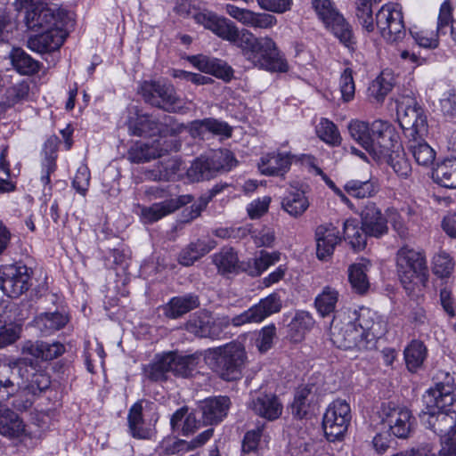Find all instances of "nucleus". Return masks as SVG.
I'll list each match as a JSON object with an SVG mask.
<instances>
[{"mask_svg": "<svg viewBox=\"0 0 456 456\" xmlns=\"http://www.w3.org/2000/svg\"><path fill=\"white\" fill-rule=\"evenodd\" d=\"M344 189L350 196L356 199L372 197L378 191L377 185L371 180H350L345 184Z\"/></svg>", "mask_w": 456, "mask_h": 456, "instance_id": "864d4df0", "label": "nucleus"}, {"mask_svg": "<svg viewBox=\"0 0 456 456\" xmlns=\"http://www.w3.org/2000/svg\"><path fill=\"white\" fill-rule=\"evenodd\" d=\"M291 156L283 153H270L261 159L259 169L265 175H282L289 169Z\"/></svg>", "mask_w": 456, "mask_h": 456, "instance_id": "f704fd0d", "label": "nucleus"}, {"mask_svg": "<svg viewBox=\"0 0 456 456\" xmlns=\"http://www.w3.org/2000/svg\"><path fill=\"white\" fill-rule=\"evenodd\" d=\"M11 59L15 69L22 75L35 74L40 69V63L20 48L12 51Z\"/></svg>", "mask_w": 456, "mask_h": 456, "instance_id": "49530a36", "label": "nucleus"}, {"mask_svg": "<svg viewBox=\"0 0 456 456\" xmlns=\"http://www.w3.org/2000/svg\"><path fill=\"white\" fill-rule=\"evenodd\" d=\"M213 262L221 274L237 273L243 270L245 263L239 265L237 253L232 248H223L213 256Z\"/></svg>", "mask_w": 456, "mask_h": 456, "instance_id": "a19ab883", "label": "nucleus"}, {"mask_svg": "<svg viewBox=\"0 0 456 456\" xmlns=\"http://www.w3.org/2000/svg\"><path fill=\"white\" fill-rule=\"evenodd\" d=\"M456 401V386L453 377L445 375L422 395L424 408L419 414L420 422L440 436L441 440L456 423V411L450 407Z\"/></svg>", "mask_w": 456, "mask_h": 456, "instance_id": "f257e3e1", "label": "nucleus"}, {"mask_svg": "<svg viewBox=\"0 0 456 456\" xmlns=\"http://www.w3.org/2000/svg\"><path fill=\"white\" fill-rule=\"evenodd\" d=\"M339 88L342 100L345 102L352 101L354 97L355 86L353 77V70L350 68L344 69L339 79Z\"/></svg>", "mask_w": 456, "mask_h": 456, "instance_id": "052dcab7", "label": "nucleus"}, {"mask_svg": "<svg viewBox=\"0 0 456 456\" xmlns=\"http://www.w3.org/2000/svg\"><path fill=\"white\" fill-rule=\"evenodd\" d=\"M193 18L198 24L211 30L220 38L234 44L240 49L242 37L250 32L248 29L240 30L230 20L219 17L211 12H196Z\"/></svg>", "mask_w": 456, "mask_h": 456, "instance_id": "4468645a", "label": "nucleus"}, {"mask_svg": "<svg viewBox=\"0 0 456 456\" xmlns=\"http://www.w3.org/2000/svg\"><path fill=\"white\" fill-rule=\"evenodd\" d=\"M392 144L393 146L387 150L384 158L374 160L379 163H387L400 178L405 179L411 174V163L399 142V136L392 142Z\"/></svg>", "mask_w": 456, "mask_h": 456, "instance_id": "bb28decb", "label": "nucleus"}, {"mask_svg": "<svg viewBox=\"0 0 456 456\" xmlns=\"http://www.w3.org/2000/svg\"><path fill=\"white\" fill-rule=\"evenodd\" d=\"M382 420L394 436L398 438L409 436L412 428V416L404 407L396 406L393 403H383L381 407Z\"/></svg>", "mask_w": 456, "mask_h": 456, "instance_id": "a211bd4d", "label": "nucleus"}, {"mask_svg": "<svg viewBox=\"0 0 456 456\" xmlns=\"http://www.w3.org/2000/svg\"><path fill=\"white\" fill-rule=\"evenodd\" d=\"M279 260L277 253H268L261 250L258 256L249 259L243 267V271L247 272L250 276L256 277L265 272L270 265Z\"/></svg>", "mask_w": 456, "mask_h": 456, "instance_id": "09e8293b", "label": "nucleus"}, {"mask_svg": "<svg viewBox=\"0 0 456 456\" xmlns=\"http://www.w3.org/2000/svg\"><path fill=\"white\" fill-rule=\"evenodd\" d=\"M354 317L351 319L356 327L363 331L362 336L368 341L370 348L376 345L377 338L384 334V324L379 319L377 313L367 307H361L358 311L353 313Z\"/></svg>", "mask_w": 456, "mask_h": 456, "instance_id": "aec40b11", "label": "nucleus"}, {"mask_svg": "<svg viewBox=\"0 0 456 456\" xmlns=\"http://www.w3.org/2000/svg\"><path fill=\"white\" fill-rule=\"evenodd\" d=\"M276 336V328L274 325H269L264 327L258 338H256V345L258 350L261 353L267 352L272 346L273 343V339Z\"/></svg>", "mask_w": 456, "mask_h": 456, "instance_id": "69168bd1", "label": "nucleus"}, {"mask_svg": "<svg viewBox=\"0 0 456 456\" xmlns=\"http://www.w3.org/2000/svg\"><path fill=\"white\" fill-rule=\"evenodd\" d=\"M433 179L445 188H456V158L447 159L433 171Z\"/></svg>", "mask_w": 456, "mask_h": 456, "instance_id": "79ce46f5", "label": "nucleus"}, {"mask_svg": "<svg viewBox=\"0 0 456 456\" xmlns=\"http://www.w3.org/2000/svg\"><path fill=\"white\" fill-rule=\"evenodd\" d=\"M140 93L145 102L167 112H179L184 103L176 94L173 86L156 81H144Z\"/></svg>", "mask_w": 456, "mask_h": 456, "instance_id": "9b49d317", "label": "nucleus"}, {"mask_svg": "<svg viewBox=\"0 0 456 456\" xmlns=\"http://www.w3.org/2000/svg\"><path fill=\"white\" fill-rule=\"evenodd\" d=\"M20 325H1L0 327V349L15 343L21 333Z\"/></svg>", "mask_w": 456, "mask_h": 456, "instance_id": "0e129e2a", "label": "nucleus"}, {"mask_svg": "<svg viewBox=\"0 0 456 456\" xmlns=\"http://www.w3.org/2000/svg\"><path fill=\"white\" fill-rule=\"evenodd\" d=\"M29 86L26 82L18 83L6 89L4 97L14 107L16 104L22 102L28 96Z\"/></svg>", "mask_w": 456, "mask_h": 456, "instance_id": "680f3d73", "label": "nucleus"}, {"mask_svg": "<svg viewBox=\"0 0 456 456\" xmlns=\"http://www.w3.org/2000/svg\"><path fill=\"white\" fill-rule=\"evenodd\" d=\"M453 269L452 258L446 253L440 254L435 257L434 273L440 277H447Z\"/></svg>", "mask_w": 456, "mask_h": 456, "instance_id": "338daca9", "label": "nucleus"}, {"mask_svg": "<svg viewBox=\"0 0 456 456\" xmlns=\"http://www.w3.org/2000/svg\"><path fill=\"white\" fill-rule=\"evenodd\" d=\"M351 419V409L346 401L342 399L333 401L326 409L322 419V428L326 438L330 442L342 440Z\"/></svg>", "mask_w": 456, "mask_h": 456, "instance_id": "f8f14e48", "label": "nucleus"}, {"mask_svg": "<svg viewBox=\"0 0 456 456\" xmlns=\"http://www.w3.org/2000/svg\"><path fill=\"white\" fill-rule=\"evenodd\" d=\"M313 4L318 16L326 25L340 15L330 0H314Z\"/></svg>", "mask_w": 456, "mask_h": 456, "instance_id": "e2e57ef3", "label": "nucleus"}, {"mask_svg": "<svg viewBox=\"0 0 456 456\" xmlns=\"http://www.w3.org/2000/svg\"><path fill=\"white\" fill-rule=\"evenodd\" d=\"M316 254L319 259L325 260L330 256L335 247L341 241L339 231L333 225H320L315 231Z\"/></svg>", "mask_w": 456, "mask_h": 456, "instance_id": "c756f323", "label": "nucleus"}, {"mask_svg": "<svg viewBox=\"0 0 456 456\" xmlns=\"http://www.w3.org/2000/svg\"><path fill=\"white\" fill-rule=\"evenodd\" d=\"M15 4L17 9H27L25 23L29 30L39 32L68 24L69 18L63 10L47 7L43 1L38 4L26 3L20 6L16 0Z\"/></svg>", "mask_w": 456, "mask_h": 456, "instance_id": "1a4fd4ad", "label": "nucleus"}, {"mask_svg": "<svg viewBox=\"0 0 456 456\" xmlns=\"http://www.w3.org/2000/svg\"><path fill=\"white\" fill-rule=\"evenodd\" d=\"M127 127L131 135L138 137L172 136L179 134L183 129V126L171 116L163 115L158 118L150 114L138 112L134 117L129 118Z\"/></svg>", "mask_w": 456, "mask_h": 456, "instance_id": "6e6552de", "label": "nucleus"}, {"mask_svg": "<svg viewBox=\"0 0 456 456\" xmlns=\"http://www.w3.org/2000/svg\"><path fill=\"white\" fill-rule=\"evenodd\" d=\"M68 321V317L61 313H45L35 319V325L42 333L48 335L62 329Z\"/></svg>", "mask_w": 456, "mask_h": 456, "instance_id": "37998d69", "label": "nucleus"}, {"mask_svg": "<svg viewBox=\"0 0 456 456\" xmlns=\"http://www.w3.org/2000/svg\"><path fill=\"white\" fill-rule=\"evenodd\" d=\"M128 428L133 437L138 439H150L152 435L151 428L146 425L142 416V405L141 402L135 403L129 410Z\"/></svg>", "mask_w": 456, "mask_h": 456, "instance_id": "e433bc0d", "label": "nucleus"}, {"mask_svg": "<svg viewBox=\"0 0 456 456\" xmlns=\"http://www.w3.org/2000/svg\"><path fill=\"white\" fill-rule=\"evenodd\" d=\"M190 133L193 137L200 138H204L206 133L231 137L232 128L225 122L208 118L192 121L190 125Z\"/></svg>", "mask_w": 456, "mask_h": 456, "instance_id": "2f4dec72", "label": "nucleus"}, {"mask_svg": "<svg viewBox=\"0 0 456 456\" xmlns=\"http://www.w3.org/2000/svg\"><path fill=\"white\" fill-rule=\"evenodd\" d=\"M198 364V358L194 355H181L168 352L155 356L154 360L145 365L143 373L151 381H164L168 373L183 378L189 377Z\"/></svg>", "mask_w": 456, "mask_h": 456, "instance_id": "423d86ee", "label": "nucleus"}, {"mask_svg": "<svg viewBox=\"0 0 456 456\" xmlns=\"http://www.w3.org/2000/svg\"><path fill=\"white\" fill-rule=\"evenodd\" d=\"M27 358H19L0 366V399L7 398L20 388L37 395L50 387L51 379L43 370H36Z\"/></svg>", "mask_w": 456, "mask_h": 456, "instance_id": "f03ea898", "label": "nucleus"}, {"mask_svg": "<svg viewBox=\"0 0 456 456\" xmlns=\"http://www.w3.org/2000/svg\"><path fill=\"white\" fill-rule=\"evenodd\" d=\"M197 295L189 293L172 297L163 307L164 315L169 319H177L200 306Z\"/></svg>", "mask_w": 456, "mask_h": 456, "instance_id": "7c9ffc66", "label": "nucleus"}, {"mask_svg": "<svg viewBox=\"0 0 456 456\" xmlns=\"http://www.w3.org/2000/svg\"><path fill=\"white\" fill-rule=\"evenodd\" d=\"M35 395H31L28 389L20 388L10 395L7 398L0 399V403L12 399L11 402L12 407L19 411H25L28 410L32 404ZM20 429V422L16 419L12 422V426L7 423V419L0 417V434L4 436H13Z\"/></svg>", "mask_w": 456, "mask_h": 456, "instance_id": "5701e85b", "label": "nucleus"}, {"mask_svg": "<svg viewBox=\"0 0 456 456\" xmlns=\"http://www.w3.org/2000/svg\"><path fill=\"white\" fill-rule=\"evenodd\" d=\"M231 406L228 396H215L205 399L200 405L202 419L205 424H217L226 417Z\"/></svg>", "mask_w": 456, "mask_h": 456, "instance_id": "cd10ccee", "label": "nucleus"}, {"mask_svg": "<svg viewBox=\"0 0 456 456\" xmlns=\"http://www.w3.org/2000/svg\"><path fill=\"white\" fill-rule=\"evenodd\" d=\"M277 19L274 15L265 12H255L248 10L244 25L255 28L267 29L275 26Z\"/></svg>", "mask_w": 456, "mask_h": 456, "instance_id": "13d9d810", "label": "nucleus"}, {"mask_svg": "<svg viewBox=\"0 0 456 456\" xmlns=\"http://www.w3.org/2000/svg\"><path fill=\"white\" fill-rule=\"evenodd\" d=\"M363 331L356 327L352 320L338 323L334 316L330 328V340L333 345L344 350L357 349L359 351L371 349L362 336Z\"/></svg>", "mask_w": 456, "mask_h": 456, "instance_id": "2eb2a0df", "label": "nucleus"}, {"mask_svg": "<svg viewBox=\"0 0 456 456\" xmlns=\"http://www.w3.org/2000/svg\"><path fill=\"white\" fill-rule=\"evenodd\" d=\"M427 356V348L421 341L413 340L404 349V359L410 371H416Z\"/></svg>", "mask_w": 456, "mask_h": 456, "instance_id": "8fccbe9b", "label": "nucleus"}, {"mask_svg": "<svg viewBox=\"0 0 456 456\" xmlns=\"http://www.w3.org/2000/svg\"><path fill=\"white\" fill-rule=\"evenodd\" d=\"M396 266L399 279L405 289L411 285H425L428 277L426 256L409 246H403L396 253Z\"/></svg>", "mask_w": 456, "mask_h": 456, "instance_id": "0eeeda50", "label": "nucleus"}, {"mask_svg": "<svg viewBox=\"0 0 456 456\" xmlns=\"http://www.w3.org/2000/svg\"><path fill=\"white\" fill-rule=\"evenodd\" d=\"M375 27L379 28L383 38L389 43L403 39L406 30L399 5L396 4L383 5L376 13Z\"/></svg>", "mask_w": 456, "mask_h": 456, "instance_id": "ddd939ff", "label": "nucleus"}, {"mask_svg": "<svg viewBox=\"0 0 456 456\" xmlns=\"http://www.w3.org/2000/svg\"><path fill=\"white\" fill-rule=\"evenodd\" d=\"M31 271L25 265H7L0 268V289L10 297L26 292L31 283Z\"/></svg>", "mask_w": 456, "mask_h": 456, "instance_id": "dca6fc26", "label": "nucleus"}, {"mask_svg": "<svg viewBox=\"0 0 456 456\" xmlns=\"http://www.w3.org/2000/svg\"><path fill=\"white\" fill-rule=\"evenodd\" d=\"M351 137L356 141L372 158L380 159L398 137L395 127L388 122L375 120L370 126L367 122L352 120L348 125Z\"/></svg>", "mask_w": 456, "mask_h": 456, "instance_id": "7ed1b4c3", "label": "nucleus"}, {"mask_svg": "<svg viewBox=\"0 0 456 456\" xmlns=\"http://www.w3.org/2000/svg\"><path fill=\"white\" fill-rule=\"evenodd\" d=\"M318 136L325 142L331 145H338L341 136L337 126L327 118H322L316 126Z\"/></svg>", "mask_w": 456, "mask_h": 456, "instance_id": "4d7b16f0", "label": "nucleus"}, {"mask_svg": "<svg viewBox=\"0 0 456 456\" xmlns=\"http://www.w3.org/2000/svg\"><path fill=\"white\" fill-rule=\"evenodd\" d=\"M90 172L86 167H80L73 179L72 185L74 189L85 196L89 186Z\"/></svg>", "mask_w": 456, "mask_h": 456, "instance_id": "774afa93", "label": "nucleus"}, {"mask_svg": "<svg viewBox=\"0 0 456 456\" xmlns=\"http://www.w3.org/2000/svg\"><path fill=\"white\" fill-rule=\"evenodd\" d=\"M343 232L345 240L349 241L354 250L360 251L365 248L369 234L363 231L362 224L358 226L356 220H346L343 225Z\"/></svg>", "mask_w": 456, "mask_h": 456, "instance_id": "c03bdc74", "label": "nucleus"}, {"mask_svg": "<svg viewBox=\"0 0 456 456\" xmlns=\"http://www.w3.org/2000/svg\"><path fill=\"white\" fill-rule=\"evenodd\" d=\"M380 0H357L356 16L364 29L368 32L374 30V20L372 17V3H378Z\"/></svg>", "mask_w": 456, "mask_h": 456, "instance_id": "6e6d98bb", "label": "nucleus"}, {"mask_svg": "<svg viewBox=\"0 0 456 456\" xmlns=\"http://www.w3.org/2000/svg\"><path fill=\"white\" fill-rule=\"evenodd\" d=\"M67 26H58L30 37L28 39V47L38 53H49L58 50L68 36Z\"/></svg>", "mask_w": 456, "mask_h": 456, "instance_id": "412c9836", "label": "nucleus"}, {"mask_svg": "<svg viewBox=\"0 0 456 456\" xmlns=\"http://www.w3.org/2000/svg\"><path fill=\"white\" fill-rule=\"evenodd\" d=\"M281 299L277 293H273L260 300V302L244 313L233 317L232 323L240 326L248 322H260L269 315L281 311Z\"/></svg>", "mask_w": 456, "mask_h": 456, "instance_id": "6ab92c4d", "label": "nucleus"}, {"mask_svg": "<svg viewBox=\"0 0 456 456\" xmlns=\"http://www.w3.org/2000/svg\"><path fill=\"white\" fill-rule=\"evenodd\" d=\"M330 28L336 37L347 48L354 50L356 44L355 37L350 25L340 14L334 18L330 23L326 25Z\"/></svg>", "mask_w": 456, "mask_h": 456, "instance_id": "de8ad7c7", "label": "nucleus"}, {"mask_svg": "<svg viewBox=\"0 0 456 456\" xmlns=\"http://www.w3.org/2000/svg\"><path fill=\"white\" fill-rule=\"evenodd\" d=\"M180 170V164L175 159H167L159 163L153 169L145 172V177L152 181H168Z\"/></svg>", "mask_w": 456, "mask_h": 456, "instance_id": "3c124183", "label": "nucleus"}, {"mask_svg": "<svg viewBox=\"0 0 456 456\" xmlns=\"http://www.w3.org/2000/svg\"><path fill=\"white\" fill-rule=\"evenodd\" d=\"M216 173L210 157L197 159L188 170V175L195 181L208 180Z\"/></svg>", "mask_w": 456, "mask_h": 456, "instance_id": "603ef678", "label": "nucleus"}, {"mask_svg": "<svg viewBox=\"0 0 456 456\" xmlns=\"http://www.w3.org/2000/svg\"><path fill=\"white\" fill-rule=\"evenodd\" d=\"M167 151L159 140L151 143L136 142L127 152V159L133 163H143L159 158Z\"/></svg>", "mask_w": 456, "mask_h": 456, "instance_id": "473e14b6", "label": "nucleus"}, {"mask_svg": "<svg viewBox=\"0 0 456 456\" xmlns=\"http://www.w3.org/2000/svg\"><path fill=\"white\" fill-rule=\"evenodd\" d=\"M281 208L293 217L301 216L309 208V201L303 190L292 188L281 200Z\"/></svg>", "mask_w": 456, "mask_h": 456, "instance_id": "c9c22d12", "label": "nucleus"}, {"mask_svg": "<svg viewBox=\"0 0 456 456\" xmlns=\"http://www.w3.org/2000/svg\"><path fill=\"white\" fill-rule=\"evenodd\" d=\"M60 140L57 136L49 137L45 142L43 149L44 159L42 160V172L41 181L45 184H49L50 175L56 170V159L57 150Z\"/></svg>", "mask_w": 456, "mask_h": 456, "instance_id": "58836bf2", "label": "nucleus"}, {"mask_svg": "<svg viewBox=\"0 0 456 456\" xmlns=\"http://www.w3.org/2000/svg\"><path fill=\"white\" fill-rule=\"evenodd\" d=\"M339 293L336 289L325 286L314 299L317 313L323 318L331 316L335 313Z\"/></svg>", "mask_w": 456, "mask_h": 456, "instance_id": "ea45409f", "label": "nucleus"}, {"mask_svg": "<svg viewBox=\"0 0 456 456\" xmlns=\"http://www.w3.org/2000/svg\"><path fill=\"white\" fill-rule=\"evenodd\" d=\"M21 354L30 355L42 361H51L65 352V346L60 342L47 343L44 341L27 340L22 343Z\"/></svg>", "mask_w": 456, "mask_h": 456, "instance_id": "a878e982", "label": "nucleus"}, {"mask_svg": "<svg viewBox=\"0 0 456 456\" xmlns=\"http://www.w3.org/2000/svg\"><path fill=\"white\" fill-rule=\"evenodd\" d=\"M360 216L362 229L370 237L380 238L387 233V220L375 203L368 202Z\"/></svg>", "mask_w": 456, "mask_h": 456, "instance_id": "4be33fe9", "label": "nucleus"}, {"mask_svg": "<svg viewBox=\"0 0 456 456\" xmlns=\"http://www.w3.org/2000/svg\"><path fill=\"white\" fill-rule=\"evenodd\" d=\"M189 61L202 72L211 74L224 80H230L233 76V69L224 61L211 58L206 55H193Z\"/></svg>", "mask_w": 456, "mask_h": 456, "instance_id": "c85d7f7f", "label": "nucleus"}, {"mask_svg": "<svg viewBox=\"0 0 456 456\" xmlns=\"http://www.w3.org/2000/svg\"><path fill=\"white\" fill-rule=\"evenodd\" d=\"M424 135L409 137L408 149L415 161L423 167H430L436 159V151L423 139Z\"/></svg>", "mask_w": 456, "mask_h": 456, "instance_id": "4c0bfd02", "label": "nucleus"}, {"mask_svg": "<svg viewBox=\"0 0 456 456\" xmlns=\"http://www.w3.org/2000/svg\"><path fill=\"white\" fill-rule=\"evenodd\" d=\"M210 158L217 172L228 171L237 164L232 152L225 149L214 151Z\"/></svg>", "mask_w": 456, "mask_h": 456, "instance_id": "bf43d9fd", "label": "nucleus"}, {"mask_svg": "<svg viewBox=\"0 0 456 456\" xmlns=\"http://www.w3.org/2000/svg\"><path fill=\"white\" fill-rule=\"evenodd\" d=\"M228 324L227 320H215L209 312L201 310L190 316L184 323V330L199 338L216 339Z\"/></svg>", "mask_w": 456, "mask_h": 456, "instance_id": "f3484780", "label": "nucleus"}, {"mask_svg": "<svg viewBox=\"0 0 456 456\" xmlns=\"http://www.w3.org/2000/svg\"><path fill=\"white\" fill-rule=\"evenodd\" d=\"M394 86L393 77L389 72H382L369 86L370 96L382 102Z\"/></svg>", "mask_w": 456, "mask_h": 456, "instance_id": "5fc2aeb1", "label": "nucleus"}, {"mask_svg": "<svg viewBox=\"0 0 456 456\" xmlns=\"http://www.w3.org/2000/svg\"><path fill=\"white\" fill-rule=\"evenodd\" d=\"M248 408L268 420L278 419L282 412V404L273 394H256L248 402Z\"/></svg>", "mask_w": 456, "mask_h": 456, "instance_id": "393cba45", "label": "nucleus"}, {"mask_svg": "<svg viewBox=\"0 0 456 456\" xmlns=\"http://www.w3.org/2000/svg\"><path fill=\"white\" fill-rule=\"evenodd\" d=\"M367 263L351 265L348 268V280L354 292L362 295L370 288V282L366 274L368 271Z\"/></svg>", "mask_w": 456, "mask_h": 456, "instance_id": "a18cd8bd", "label": "nucleus"}, {"mask_svg": "<svg viewBox=\"0 0 456 456\" xmlns=\"http://www.w3.org/2000/svg\"><path fill=\"white\" fill-rule=\"evenodd\" d=\"M315 398L316 393L313 385L299 387L296 390L294 400L291 403V414L293 417L299 419L306 417Z\"/></svg>", "mask_w": 456, "mask_h": 456, "instance_id": "72a5a7b5", "label": "nucleus"}, {"mask_svg": "<svg viewBox=\"0 0 456 456\" xmlns=\"http://www.w3.org/2000/svg\"><path fill=\"white\" fill-rule=\"evenodd\" d=\"M191 201V197L190 195H182L176 199L155 203L151 207H143L141 209V216L144 223L152 224Z\"/></svg>", "mask_w": 456, "mask_h": 456, "instance_id": "b1692460", "label": "nucleus"}, {"mask_svg": "<svg viewBox=\"0 0 456 456\" xmlns=\"http://www.w3.org/2000/svg\"><path fill=\"white\" fill-rule=\"evenodd\" d=\"M241 54L254 67L270 72H287L289 64L274 40L270 37H256L252 32L242 37Z\"/></svg>", "mask_w": 456, "mask_h": 456, "instance_id": "20e7f679", "label": "nucleus"}, {"mask_svg": "<svg viewBox=\"0 0 456 456\" xmlns=\"http://www.w3.org/2000/svg\"><path fill=\"white\" fill-rule=\"evenodd\" d=\"M210 364L217 376L225 381H234L241 378L247 364V353L240 342H230L208 351Z\"/></svg>", "mask_w": 456, "mask_h": 456, "instance_id": "39448f33", "label": "nucleus"}, {"mask_svg": "<svg viewBox=\"0 0 456 456\" xmlns=\"http://www.w3.org/2000/svg\"><path fill=\"white\" fill-rule=\"evenodd\" d=\"M396 114L406 138L427 134V118L414 97L403 95L398 99Z\"/></svg>", "mask_w": 456, "mask_h": 456, "instance_id": "9d476101", "label": "nucleus"}]
</instances>
